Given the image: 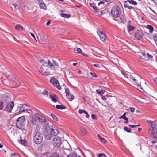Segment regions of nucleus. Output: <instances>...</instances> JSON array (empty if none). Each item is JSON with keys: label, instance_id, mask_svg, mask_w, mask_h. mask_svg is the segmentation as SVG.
I'll return each instance as SVG.
<instances>
[{"label": "nucleus", "instance_id": "nucleus-59", "mask_svg": "<svg viewBox=\"0 0 157 157\" xmlns=\"http://www.w3.org/2000/svg\"><path fill=\"white\" fill-rule=\"evenodd\" d=\"M85 114H86V117L87 118H88L89 117V115L88 114V113H87V112L86 111V113H84Z\"/></svg>", "mask_w": 157, "mask_h": 157}, {"label": "nucleus", "instance_id": "nucleus-10", "mask_svg": "<svg viewBox=\"0 0 157 157\" xmlns=\"http://www.w3.org/2000/svg\"><path fill=\"white\" fill-rule=\"evenodd\" d=\"M141 58L143 59L145 61H147L150 59H152L153 56L148 53L145 54L144 53H142L140 56Z\"/></svg>", "mask_w": 157, "mask_h": 157}, {"label": "nucleus", "instance_id": "nucleus-47", "mask_svg": "<svg viewBox=\"0 0 157 157\" xmlns=\"http://www.w3.org/2000/svg\"><path fill=\"white\" fill-rule=\"evenodd\" d=\"M105 2V1H103V0L99 2L98 5H100V4H101L104 5Z\"/></svg>", "mask_w": 157, "mask_h": 157}, {"label": "nucleus", "instance_id": "nucleus-16", "mask_svg": "<svg viewBox=\"0 0 157 157\" xmlns=\"http://www.w3.org/2000/svg\"><path fill=\"white\" fill-rule=\"evenodd\" d=\"M50 97L52 100L54 102L58 101L59 98L58 96L54 94H52L50 95Z\"/></svg>", "mask_w": 157, "mask_h": 157}, {"label": "nucleus", "instance_id": "nucleus-21", "mask_svg": "<svg viewBox=\"0 0 157 157\" xmlns=\"http://www.w3.org/2000/svg\"><path fill=\"white\" fill-rule=\"evenodd\" d=\"M87 133L86 129L83 128H81L80 129V133L81 136H84L86 135Z\"/></svg>", "mask_w": 157, "mask_h": 157}, {"label": "nucleus", "instance_id": "nucleus-3", "mask_svg": "<svg viewBox=\"0 0 157 157\" xmlns=\"http://www.w3.org/2000/svg\"><path fill=\"white\" fill-rule=\"evenodd\" d=\"M58 133V131L57 130L50 128L45 131L44 136L46 140H49L52 136H56L57 135Z\"/></svg>", "mask_w": 157, "mask_h": 157}, {"label": "nucleus", "instance_id": "nucleus-23", "mask_svg": "<svg viewBox=\"0 0 157 157\" xmlns=\"http://www.w3.org/2000/svg\"><path fill=\"white\" fill-rule=\"evenodd\" d=\"M15 29L18 31L23 30V27L20 24H17L15 26Z\"/></svg>", "mask_w": 157, "mask_h": 157}, {"label": "nucleus", "instance_id": "nucleus-32", "mask_svg": "<svg viewBox=\"0 0 157 157\" xmlns=\"http://www.w3.org/2000/svg\"><path fill=\"white\" fill-rule=\"evenodd\" d=\"M75 52L77 53H82V51L80 48H77L76 50L75 49Z\"/></svg>", "mask_w": 157, "mask_h": 157}, {"label": "nucleus", "instance_id": "nucleus-2", "mask_svg": "<svg viewBox=\"0 0 157 157\" xmlns=\"http://www.w3.org/2000/svg\"><path fill=\"white\" fill-rule=\"evenodd\" d=\"M149 123L150 124L151 127L149 130L151 132V136L155 140H157V125L151 121Z\"/></svg>", "mask_w": 157, "mask_h": 157}, {"label": "nucleus", "instance_id": "nucleus-1", "mask_svg": "<svg viewBox=\"0 0 157 157\" xmlns=\"http://www.w3.org/2000/svg\"><path fill=\"white\" fill-rule=\"evenodd\" d=\"M33 139L35 143L39 144L43 141V135L40 131H35Z\"/></svg>", "mask_w": 157, "mask_h": 157}, {"label": "nucleus", "instance_id": "nucleus-37", "mask_svg": "<svg viewBox=\"0 0 157 157\" xmlns=\"http://www.w3.org/2000/svg\"><path fill=\"white\" fill-rule=\"evenodd\" d=\"M41 116L38 113H35L34 115L35 117L37 118L38 119L40 118V117H41Z\"/></svg>", "mask_w": 157, "mask_h": 157}, {"label": "nucleus", "instance_id": "nucleus-28", "mask_svg": "<svg viewBox=\"0 0 157 157\" xmlns=\"http://www.w3.org/2000/svg\"><path fill=\"white\" fill-rule=\"evenodd\" d=\"M147 28L148 29L149 31V33H152L153 31V27L151 25H147Z\"/></svg>", "mask_w": 157, "mask_h": 157}, {"label": "nucleus", "instance_id": "nucleus-14", "mask_svg": "<svg viewBox=\"0 0 157 157\" xmlns=\"http://www.w3.org/2000/svg\"><path fill=\"white\" fill-rule=\"evenodd\" d=\"M39 71L42 75L47 76L50 75V73L48 72H47L45 69L43 67H41Z\"/></svg>", "mask_w": 157, "mask_h": 157}, {"label": "nucleus", "instance_id": "nucleus-62", "mask_svg": "<svg viewBox=\"0 0 157 157\" xmlns=\"http://www.w3.org/2000/svg\"><path fill=\"white\" fill-rule=\"evenodd\" d=\"M141 130H142V129L140 128H138V130L139 132L141 131Z\"/></svg>", "mask_w": 157, "mask_h": 157}, {"label": "nucleus", "instance_id": "nucleus-49", "mask_svg": "<svg viewBox=\"0 0 157 157\" xmlns=\"http://www.w3.org/2000/svg\"><path fill=\"white\" fill-rule=\"evenodd\" d=\"M48 91L45 90L43 92L42 94L43 95H48Z\"/></svg>", "mask_w": 157, "mask_h": 157}, {"label": "nucleus", "instance_id": "nucleus-15", "mask_svg": "<svg viewBox=\"0 0 157 157\" xmlns=\"http://www.w3.org/2000/svg\"><path fill=\"white\" fill-rule=\"evenodd\" d=\"M14 106V103L11 102L10 103L6 106V110L9 112H10Z\"/></svg>", "mask_w": 157, "mask_h": 157}, {"label": "nucleus", "instance_id": "nucleus-34", "mask_svg": "<svg viewBox=\"0 0 157 157\" xmlns=\"http://www.w3.org/2000/svg\"><path fill=\"white\" fill-rule=\"evenodd\" d=\"M124 129L128 133H130L131 132V129L130 128H128L127 127H124Z\"/></svg>", "mask_w": 157, "mask_h": 157}, {"label": "nucleus", "instance_id": "nucleus-55", "mask_svg": "<svg viewBox=\"0 0 157 157\" xmlns=\"http://www.w3.org/2000/svg\"><path fill=\"white\" fill-rule=\"evenodd\" d=\"M91 117L93 119H96V116L94 114H92Z\"/></svg>", "mask_w": 157, "mask_h": 157}, {"label": "nucleus", "instance_id": "nucleus-8", "mask_svg": "<svg viewBox=\"0 0 157 157\" xmlns=\"http://www.w3.org/2000/svg\"><path fill=\"white\" fill-rule=\"evenodd\" d=\"M143 33L141 29H137L135 34V37L137 40H140L143 38Z\"/></svg>", "mask_w": 157, "mask_h": 157}, {"label": "nucleus", "instance_id": "nucleus-44", "mask_svg": "<svg viewBox=\"0 0 157 157\" xmlns=\"http://www.w3.org/2000/svg\"><path fill=\"white\" fill-rule=\"evenodd\" d=\"M32 122L33 124L34 125H36L37 124V121L35 120H33Z\"/></svg>", "mask_w": 157, "mask_h": 157}, {"label": "nucleus", "instance_id": "nucleus-27", "mask_svg": "<svg viewBox=\"0 0 157 157\" xmlns=\"http://www.w3.org/2000/svg\"><path fill=\"white\" fill-rule=\"evenodd\" d=\"M94 13L99 16H101L103 14V12L101 10H94Z\"/></svg>", "mask_w": 157, "mask_h": 157}, {"label": "nucleus", "instance_id": "nucleus-9", "mask_svg": "<svg viewBox=\"0 0 157 157\" xmlns=\"http://www.w3.org/2000/svg\"><path fill=\"white\" fill-rule=\"evenodd\" d=\"M50 82L53 84L55 87L57 88L58 89H61V87L59 86V82L56 79L54 78H52L50 80Z\"/></svg>", "mask_w": 157, "mask_h": 157}, {"label": "nucleus", "instance_id": "nucleus-39", "mask_svg": "<svg viewBox=\"0 0 157 157\" xmlns=\"http://www.w3.org/2000/svg\"><path fill=\"white\" fill-rule=\"evenodd\" d=\"M134 27L131 26H128V30L129 32L132 30L134 29Z\"/></svg>", "mask_w": 157, "mask_h": 157}, {"label": "nucleus", "instance_id": "nucleus-7", "mask_svg": "<svg viewBox=\"0 0 157 157\" xmlns=\"http://www.w3.org/2000/svg\"><path fill=\"white\" fill-rule=\"evenodd\" d=\"M141 79V77L138 75V77L137 78H135V80H134L133 81V82L137 85V89L140 91H142L143 90L142 88L141 87V82L140 80Z\"/></svg>", "mask_w": 157, "mask_h": 157}, {"label": "nucleus", "instance_id": "nucleus-24", "mask_svg": "<svg viewBox=\"0 0 157 157\" xmlns=\"http://www.w3.org/2000/svg\"><path fill=\"white\" fill-rule=\"evenodd\" d=\"M40 62L42 64L41 67H48V62L47 63L44 61L43 59L40 60Z\"/></svg>", "mask_w": 157, "mask_h": 157}, {"label": "nucleus", "instance_id": "nucleus-5", "mask_svg": "<svg viewBox=\"0 0 157 157\" xmlns=\"http://www.w3.org/2000/svg\"><path fill=\"white\" fill-rule=\"evenodd\" d=\"M53 63H52L50 61L48 60V68H50L52 70L55 71L58 69L59 65L58 63L56 61L53 60Z\"/></svg>", "mask_w": 157, "mask_h": 157}, {"label": "nucleus", "instance_id": "nucleus-61", "mask_svg": "<svg viewBox=\"0 0 157 157\" xmlns=\"http://www.w3.org/2000/svg\"><path fill=\"white\" fill-rule=\"evenodd\" d=\"M97 136H98V138L100 140L102 138L101 137V136L99 135V134H98L97 135Z\"/></svg>", "mask_w": 157, "mask_h": 157}, {"label": "nucleus", "instance_id": "nucleus-57", "mask_svg": "<svg viewBox=\"0 0 157 157\" xmlns=\"http://www.w3.org/2000/svg\"><path fill=\"white\" fill-rule=\"evenodd\" d=\"M129 109H130L131 111L132 112H133L135 111V109L134 108L130 107Z\"/></svg>", "mask_w": 157, "mask_h": 157}, {"label": "nucleus", "instance_id": "nucleus-11", "mask_svg": "<svg viewBox=\"0 0 157 157\" xmlns=\"http://www.w3.org/2000/svg\"><path fill=\"white\" fill-rule=\"evenodd\" d=\"M65 92L68 99L69 101H71L74 98V96L72 94L70 95L69 90L68 88H65Z\"/></svg>", "mask_w": 157, "mask_h": 157}, {"label": "nucleus", "instance_id": "nucleus-53", "mask_svg": "<svg viewBox=\"0 0 157 157\" xmlns=\"http://www.w3.org/2000/svg\"><path fill=\"white\" fill-rule=\"evenodd\" d=\"M99 157H106V156L104 154H101L99 156Z\"/></svg>", "mask_w": 157, "mask_h": 157}, {"label": "nucleus", "instance_id": "nucleus-17", "mask_svg": "<svg viewBox=\"0 0 157 157\" xmlns=\"http://www.w3.org/2000/svg\"><path fill=\"white\" fill-rule=\"evenodd\" d=\"M27 105L25 104H23L18 108L19 112H25L26 110H27L28 109L26 108L25 107H27Z\"/></svg>", "mask_w": 157, "mask_h": 157}, {"label": "nucleus", "instance_id": "nucleus-41", "mask_svg": "<svg viewBox=\"0 0 157 157\" xmlns=\"http://www.w3.org/2000/svg\"><path fill=\"white\" fill-rule=\"evenodd\" d=\"M126 113H125L123 115L119 117V119H124L126 117H125Z\"/></svg>", "mask_w": 157, "mask_h": 157}, {"label": "nucleus", "instance_id": "nucleus-12", "mask_svg": "<svg viewBox=\"0 0 157 157\" xmlns=\"http://www.w3.org/2000/svg\"><path fill=\"white\" fill-rule=\"evenodd\" d=\"M97 34L99 36L101 40L104 42L105 41L106 37L105 34L103 33V31L100 29L98 30L97 31Z\"/></svg>", "mask_w": 157, "mask_h": 157}, {"label": "nucleus", "instance_id": "nucleus-42", "mask_svg": "<svg viewBox=\"0 0 157 157\" xmlns=\"http://www.w3.org/2000/svg\"><path fill=\"white\" fill-rule=\"evenodd\" d=\"M90 6L93 8L94 10H96V7L95 6V5L91 3L90 4Z\"/></svg>", "mask_w": 157, "mask_h": 157}, {"label": "nucleus", "instance_id": "nucleus-63", "mask_svg": "<svg viewBox=\"0 0 157 157\" xmlns=\"http://www.w3.org/2000/svg\"><path fill=\"white\" fill-rule=\"evenodd\" d=\"M153 1L155 3L157 4V0H153Z\"/></svg>", "mask_w": 157, "mask_h": 157}, {"label": "nucleus", "instance_id": "nucleus-22", "mask_svg": "<svg viewBox=\"0 0 157 157\" xmlns=\"http://www.w3.org/2000/svg\"><path fill=\"white\" fill-rule=\"evenodd\" d=\"M19 142L21 144H22L24 146H26L27 145V142L25 140H23L21 139V136L20 137V139L19 140Z\"/></svg>", "mask_w": 157, "mask_h": 157}, {"label": "nucleus", "instance_id": "nucleus-18", "mask_svg": "<svg viewBox=\"0 0 157 157\" xmlns=\"http://www.w3.org/2000/svg\"><path fill=\"white\" fill-rule=\"evenodd\" d=\"M39 4L41 9L44 10L46 9V6L45 3L43 2L42 0H39Z\"/></svg>", "mask_w": 157, "mask_h": 157}, {"label": "nucleus", "instance_id": "nucleus-45", "mask_svg": "<svg viewBox=\"0 0 157 157\" xmlns=\"http://www.w3.org/2000/svg\"><path fill=\"white\" fill-rule=\"evenodd\" d=\"M154 40L155 41V42L157 45V35H156L154 37Z\"/></svg>", "mask_w": 157, "mask_h": 157}, {"label": "nucleus", "instance_id": "nucleus-43", "mask_svg": "<svg viewBox=\"0 0 157 157\" xmlns=\"http://www.w3.org/2000/svg\"><path fill=\"white\" fill-rule=\"evenodd\" d=\"M90 74L91 75L92 77L96 78L97 77V75L95 73L92 72H90Z\"/></svg>", "mask_w": 157, "mask_h": 157}, {"label": "nucleus", "instance_id": "nucleus-64", "mask_svg": "<svg viewBox=\"0 0 157 157\" xmlns=\"http://www.w3.org/2000/svg\"><path fill=\"white\" fill-rule=\"evenodd\" d=\"M154 81L155 83L157 84V78H155V79L154 80Z\"/></svg>", "mask_w": 157, "mask_h": 157}, {"label": "nucleus", "instance_id": "nucleus-26", "mask_svg": "<svg viewBox=\"0 0 157 157\" xmlns=\"http://www.w3.org/2000/svg\"><path fill=\"white\" fill-rule=\"evenodd\" d=\"M61 17L66 18H68L71 17V15L70 14H66L63 13H62L60 14Z\"/></svg>", "mask_w": 157, "mask_h": 157}, {"label": "nucleus", "instance_id": "nucleus-60", "mask_svg": "<svg viewBox=\"0 0 157 157\" xmlns=\"http://www.w3.org/2000/svg\"><path fill=\"white\" fill-rule=\"evenodd\" d=\"M50 21H48L47 23H46V25L48 26L50 24Z\"/></svg>", "mask_w": 157, "mask_h": 157}, {"label": "nucleus", "instance_id": "nucleus-36", "mask_svg": "<svg viewBox=\"0 0 157 157\" xmlns=\"http://www.w3.org/2000/svg\"><path fill=\"white\" fill-rule=\"evenodd\" d=\"M124 6L125 8H127L128 9H130V10L132 8V7L131 6H129L127 4H124Z\"/></svg>", "mask_w": 157, "mask_h": 157}, {"label": "nucleus", "instance_id": "nucleus-31", "mask_svg": "<svg viewBox=\"0 0 157 157\" xmlns=\"http://www.w3.org/2000/svg\"><path fill=\"white\" fill-rule=\"evenodd\" d=\"M127 2H128L130 4H132L134 5H137V2L133 0H128Z\"/></svg>", "mask_w": 157, "mask_h": 157}, {"label": "nucleus", "instance_id": "nucleus-48", "mask_svg": "<svg viewBox=\"0 0 157 157\" xmlns=\"http://www.w3.org/2000/svg\"><path fill=\"white\" fill-rule=\"evenodd\" d=\"M100 140L104 143L106 142V140L105 138H102Z\"/></svg>", "mask_w": 157, "mask_h": 157}, {"label": "nucleus", "instance_id": "nucleus-52", "mask_svg": "<svg viewBox=\"0 0 157 157\" xmlns=\"http://www.w3.org/2000/svg\"><path fill=\"white\" fill-rule=\"evenodd\" d=\"M129 127L132 128H134L136 126H138L139 125H129Z\"/></svg>", "mask_w": 157, "mask_h": 157}, {"label": "nucleus", "instance_id": "nucleus-54", "mask_svg": "<svg viewBox=\"0 0 157 157\" xmlns=\"http://www.w3.org/2000/svg\"><path fill=\"white\" fill-rule=\"evenodd\" d=\"M30 34L31 35V36L34 38V39L35 40L37 41V40L36 39V38L35 37V35L34 34H33V33H31Z\"/></svg>", "mask_w": 157, "mask_h": 157}, {"label": "nucleus", "instance_id": "nucleus-6", "mask_svg": "<svg viewBox=\"0 0 157 157\" xmlns=\"http://www.w3.org/2000/svg\"><path fill=\"white\" fill-rule=\"evenodd\" d=\"M53 143L55 146L57 147H60L61 145V138L58 136H55L53 138Z\"/></svg>", "mask_w": 157, "mask_h": 157}, {"label": "nucleus", "instance_id": "nucleus-13", "mask_svg": "<svg viewBox=\"0 0 157 157\" xmlns=\"http://www.w3.org/2000/svg\"><path fill=\"white\" fill-rule=\"evenodd\" d=\"M121 10H111V13L113 17L117 18L119 17Z\"/></svg>", "mask_w": 157, "mask_h": 157}, {"label": "nucleus", "instance_id": "nucleus-19", "mask_svg": "<svg viewBox=\"0 0 157 157\" xmlns=\"http://www.w3.org/2000/svg\"><path fill=\"white\" fill-rule=\"evenodd\" d=\"M39 121L41 122H43L44 124L47 125L48 123L47 122L46 119L42 116H41V117H40V118L38 119Z\"/></svg>", "mask_w": 157, "mask_h": 157}, {"label": "nucleus", "instance_id": "nucleus-25", "mask_svg": "<svg viewBox=\"0 0 157 157\" xmlns=\"http://www.w3.org/2000/svg\"><path fill=\"white\" fill-rule=\"evenodd\" d=\"M57 109L62 110L65 109L66 108V107L63 105H57L56 107Z\"/></svg>", "mask_w": 157, "mask_h": 157}, {"label": "nucleus", "instance_id": "nucleus-30", "mask_svg": "<svg viewBox=\"0 0 157 157\" xmlns=\"http://www.w3.org/2000/svg\"><path fill=\"white\" fill-rule=\"evenodd\" d=\"M51 116L53 118V120H54L56 121H58V117L54 114H51Z\"/></svg>", "mask_w": 157, "mask_h": 157}, {"label": "nucleus", "instance_id": "nucleus-35", "mask_svg": "<svg viewBox=\"0 0 157 157\" xmlns=\"http://www.w3.org/2000/svg\"><path fill=\"white\" fill-rule=\"evenodd\" d=\"M11 82L13 84H14L15 83H17V81L16 80L15 78L13 77L12 78V80H11Z\"/></svg>", "mask_w": 157, "mask_h": 157}, {"label": "nucleus", "instance_id": "nucleus-20", "mask_svg": "<svg viewBox=\"0 0 157 157\" xmlns=\"http://www.w3.org/2000/svg\"><path fill=\"white\" fill-rule=\"evenodd\" d=\"M138 77V75L135 73H132L130 74L129 76V78L131 80H132L133 81L134 80H135V78H136Z\"/></svg>", "mask_w": 157, "mask_h": 157}, {"label": "nucleus", "instance_id": "nucleus-29", "mask_svg": "<svg viewBox=\"0 0 157 157\" xmlns=\"http://www.w3.org/2000/svg\"><path fill=\"white\" fill-rule=\"evenodd\" d=\"M105 91L104 90L100 89H98L96 90L97 93L100 96L102 95V94H104Z\"/></svg>", "mask_w": 157, "mask_h": 157}, {"label": "nucleus", "instance_id": "nucleus-56", "mask_svg": "<svg viewBox=\"0 0 157 157\" xmlns=\"http://www.w3.org/2000/svg\"><path fill=\"white\" fill-rule=\"evenodd\" d=\"M101 96H102V97H101L102 99L103 100L105 101L106 100V99H107L106 98L105 96H103L102 95H101Z\"/></svg>", "mask_w": 157, "mask_h": 157}, {"label": "nucleus", "instance_id": "nucleus-33", "mask_svg": "<svg viewBox=\"0 0 157 157\" xmlns=\"http://www.w3.org/2000/svg\"><path fill=\"white\" fill-rule=\"evenodd\" d=\"M121 72L122 74L126 77L128 78V75L126 73V71L124 70H122L121 71Z\"/></svg>", "mask_w": 157, "mask_h": 157}, {"label": "nucleus", "instance_id": "nucleus-40", "mask_svg": "<svg viewBox=\"0 0 157 157\" xmlns=\"http://www.w3.org/2000/svg\"><path fill=\"white\" fill-rule=\"evenodd\" d=\"M78 112L79 113L81 114H82L83 113H86V111L84 110L79 109Z\"/></svg>", "mask_w": 157, "mask_h": 157}, {"label": "nucleus", "instance_id": "nucleus-4", "mask_svg": "<svg viewBox=\"0 0 157 157\" xmlns=\"http://www.w3.org/2000/svg\"><path fill=\"white\" fill-rule=\"evenodd\" d=\"M25 118L24 116L19 117L16 121V126L20 129L22 128L25 123Z\"/></svg>", "mask_w": 157, "mask_h": 157}, {"label": "nucleus", "instance_id": "nucleus-51", "mask_svg": "<svg viewBox=\"0 0 157 157\" xmlns=\"http://www.w3.org/2000/svg\"><path fill=\"white\" fill-rule=\"evenodd\" d=\"M93 65L96 67H98V68L100 67V64L98 63L95 64H94Z\"/></svg>", "mask_w": 157, "mask_h": 157}, {"label": "nucleus", "instance_id": "nucleus-58", "mask_svg": "<svg viewBox=\"0 0 157 157\" xmlns=\"http://www.w3.org/2000/svg\"><path fill=\"white\" fill-rule=\"evenodd\" d=\"M124 119L125 120V122H124V123H127L128 122V118L126 117Z\"/></svg>", "mask_w": 157, "mask_h": 157}, {"label": "nucleus", "instance_id": "nucleus-38", "mask_svg": "<svg viewBox=\"0 0 157 157\" xmlns=\"http://www.w3.org/2000/svg\"><path fill=\"white\" fill-rule=\"evenodd\" d=\"M67 157H76V155L75 154H70L68 155Z\"/></svg>", "mask_w": 157, "mask_h": 157}, {"label": "nucleus", "instance_id": "nucleus-50", "mask_svg": "<svg viewBox=\"0 0 157 157\" xmlns=\"http://www.w3.org/2000/svg\"><path fill=\"white\" fill-rule=\"evenodd\" d=\"M120 18L122 22L124 23L125 21V20L124 17H123V18H122L121 17Z\"/></svg>", "mask_w": 157, "mask_h": 157}, {"label": "nucleus", "instance_id": "nucleus-46", "mask_svg": "<svg viewBox=\"0 0 157 157\" xmlns=\"http://www.w3.org/2000/svg\"><path fill=\"white\" fill-rule=\"evenodd\" d=\"M3 102H0V110L2 109L3 108Z\"/></svg>", "mask_w": 157, "mask_h": 157}]
</instances>
